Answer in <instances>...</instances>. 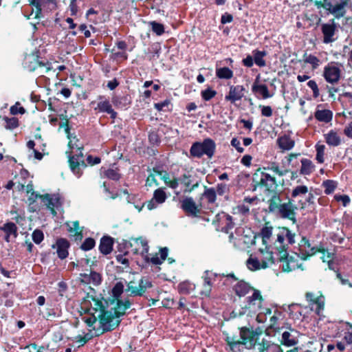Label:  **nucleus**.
Segmentation results:
<instances>
[{"mask_svg":"<svg viewBox=\"0 0 352 352\" xmlns=\"http://www.w3.org/2000/svg\"><path fill=\"white\" fill-rule=\"evenodd\" d=\"M97 307L93 308L94 312L90 315L84 316L82 320L87 326L93 329H96L95 324L98 320L101 333L114 329L120 322V318L130 308L131 302L129 300L118 301L113 307L106 309L102 302L96 303Z\"/></svg>","mask_w":352,"mask_h":352,"instance_id":"nucleus-1","label":"nucleus"},{"mask_svg":"<svg viewBox=\"0 0 352 352\" xmlns=\"http://www.w3.org/2000/svg\"><path fill=\"white\" fill-rule=\"evenodd\" d=\"M314 3L320 10V12L323 10L325 14H332L336 18L339 19L345 14L347 0H315Z\"/></svg>","mask_w":352,"mask_h":352,"instance_id":"nucleus-2","label":"nucleus"},{"mask_svg":"<svg viewBox=\"0 0 352 352\" xmlns=\"http://www.w3.org/2000/svg\"><path fill=\"white\" fill-rule=\"evenodd\" d=\"M285 241L288 244H294L295 243V234L287 228H280L276 234V240L272 246L275 250L279 252L278 254L281 257H285L287 255Z\"/></svg>","mask_w":352,"mask_h":352,"instance_id":"nucleus-3","label":"nucleus"},{"mask_svg":"<svg viewBox=\"0 0 352 352\" xmlns=\"http://www.w3.org/2000/svg\"><path fill=\"white\" fill-rule=\"evenodd\" d=\"M215 148V142L210 138H206L203 142H194L190 147V153L192 157L197 158H200L204 155L208 158H212Z\"/></svg>","mask_w":352,"mask_h":352,"instance_id":"nucleus-4","label":"nucleus"},{"mask_svg":"<svg viewBox=\"0 0 352 352\" xmlns=\"http://www.w3.org/2000/svg\"><path fill=\"white\" fill-rule=\"evenodd\" d=\"M153 287L148 277L143 276L139 280H132L127 283L126 292L131 296H142L146 290Z\"/></svg>","mask_w":352,"mask_h":352,"instance_id":"nucleus-5","label":"nucleus"},{"mask_svg":"<svg viewBox=\"0 0 352 352\" xmlns=\"http://www.w3.org/2000/svg\"><path fill=\"white\" fill-rule=\"evenodd\" d=\"M263 297L261 292L258 289H254L251 295L245 298L246 304L243 307V315L248 316L250 314H256L261 308Z\"/></svg>","mask_w":352,"mask_h":352,"instance_id":"nucleus-6","label":"nucleus"},{"mask_svg":"<svg viewBox=\"0 0 352 352\" xmlns=\"http://www.w3.org/2000/svg\"><path fill=\"white\" fill-rule=\"evenodd\" d=\"M322 76L329 84H337L341 77V69L338 63L331 62L324 66Z\"/></svg>","mask_w":352,"mask_h":352,"instance_id":"nucleus-7","label":"nucleus"},{"mask_svg":"<svg viewBox=\"0 0 352 352\" xmlns=\"http://www.w3.org/2000/svg\"><path fill=\"white\" fill-rule=\"evenodd\" d=\"M29 4L32 7L30 15L34 14V18L42 17V9L47 8L52 10L56 8V0H28Z\"/></svg>","mask_w":352,"mask_h":352,"instance_id":"nucleus-8","label":"nucleus"},{"mask_svg":"<svg viewBox=\"0 0 352 352\" xmlns=\"http://www.w3.org/2000/svg\"><path fill=\"white\" fill-rule=\"evenodd\" d=\"M278 253L279 252L275 250L273 246L266 245L265 249H259L258 257L262 262L265 261L267 268L275 262L283 260V257H281Z\"/></svg>","mask_w":352,"mask_h":352,"instance_id":"nucleus-9","label":"nucleus"},{"mask_svg":"<svg viewBox=\"0 0 352 352\" xmlns=\"http://www.w3.org/2000/svg\"><path fill=\"white\" fill-rule=\"evenodd\" d=\"M81 149V147H78L77 151L78 153L76 155H69L70 168L77 177H80L82 175V168H85L87 166L83 160V154Z\"/></svg>","mask_w":352,"mask_h":352,"instance_id":"nucleus-10","label":"nucleus"},{"mask_svg":"<svg viewBox=\"0 0 352 352\" xmlns=\"http://www.w3.org/2000/svg\"><path fill=\"white\" fill-rule=\"evenodd\" d=\"M298 258H301V254H296V256H289L288 254L283 258L282 261V270L285 272H290L298 268H301L302 264L298 263Z\"/></svg>","mask_w":352,"mask_h":352,"instance_id":"nucleus-11","label":"nucleus"},{"mask_svg":"<svg viewBox=\"0 0 352 352\" xmlns=\"http://www.w3.org/2000/svg\"><path fill=\"white\" fill-rule=\"evenodd\" d=\"M96 111L100 113H106L110 115L111 118L115 119L117 117V113L112 108L110 101L104 96H99Z\"/></svg>","mask_w":352,"mask_h":352,"instance_id":"nucleus-12","label":"nucleus"},{"mask_svg":"<svg viewBox=\"0 0 352 352\" xmlns=\"http://www.w3.org/2000/svg\"><path fill=\"white\" fill-rule=\"evenodd\" d=\"M272 313V311L270 309L268 308H264L263 309V311L259 313H256L254 315V314H249L248 318V322L250 328L253 330L255 325L257 323H263L266 320V316L270 315Z\"/></svg>","mask_w":352,"mask_h":352,"instance_id":"nucleus-13","label":"nucleus"},{"mask_svg":"<svg viewBox=\"0 0 352 352\" xmlns=\"http://www.w3.org/2000/svg\"><path fill=\"white\" fill-rule=\"evenodd\" d=\"M296 207L290 201L287 203L281 204L278 211L280 216L283 219H288L292 221H295V212L294 210Z\"/></svg>","mask_w":352,"mask_h":352,"instance_id":"nucleus-14","label":"nucleus"},{"mask_svg":"<svg viewBox=\"0 0 352 352\" xmlns=\"http://www.w3.org/2000/svg\"><path fill=\"white\" fill-rule=\"evenodd\" d=\"M69 248V241L64 238H60L56 240V244L52 245V248L56 249L58 256L60 259H65L68 256V249Z\"/></svg>","mask_w":352,"mask_h":352,"instance_id":"nucleus-15","label":"nucleus"},{"mask_svg":"<svg viewBox=\"0 0 352 352\" xmlns=\"http://www.w3.org/2000/svg\"><path fill=\"white\" fill-rule=\"evenodd\" d=\"M336 28V26L333 21L322 24L321 31L324 36L323 42L324 43H329L334 41L333 36L335 34Z\"/></svg>","mask_w":352,"mask_h":352,"instance_id":"nucleus-16","label":"nucleus"},{"mask_svg":"<svg viewBox=\"0 0 352 352\" xmlns=\"http://www.w3.org/2000/svg\"><path fill=\"white\" fill-rule=\"evenodd\" d=\"M300 250L301 260H306L307 257L315 254L317 252L316 247H311V244L307 239L302 237L300 243Z\"/></svg>","mask_w":352,"mask_h":352,"instance_id":"nucleus-17","label":"nucleus"},{"mask_svg":"<svg viewBox=\"0 0 352 352\" xmlns=\"http://www.w3.org/2000/svg\"><path fill=\"white\" fill-rule=\"evenodd\" d=\"M214 221L218 222L221 230L226 232H228V229L233 226L232 217L225 212L218 213Z\"/></svg>","mask_w":352,"mask_h":352,"instance_id":"nucleus-18","label":"nucleus"},{"mask_svg":"<svg viewBox=\"0 0 352 352\" xmlns=\"http://www.w3.org/2000/svg\"><path fill=\"white\" fill-rule=\"evenodd\" d=\"M182 209L192 216H197L199 213L195 202L192 197H186L181 201Z\"/></svg>","mask_w":352,"mask_h":352,"instance_id":"nucleus-19","label":"nucleus"},{"mask_svg":"<svg viewBox=\"0 0 352 352\" xmlns=\"http://www.w3.org/2000/svg\"><path fill=\"white\" fill-rule=\"evenodd\" d=\"M28 61H29L30 63L29 65H28V67L30 71H34L38 67L44 68L45 72L46 73L52 69L51 63H43L42 61H38L34 56L27 58L25 64L28 63Z\"/></svg>","mask_w":352,"mask_h":352,"instance_id":"nucleus-20","label":"nucleus"},{"mask_svg":"<svg viewBox=\"0 0 352 352\" xmlns=\"http://www.w3.org/2000/svg\"><path fill=\"white\" fill-rule=\"evenodd\" d=\"M43 204L52 211V213H56L54 209L57 208L60 203V199L58 195H45L41 196Z\"/></svg>","mask_w":352,"mask_h":352,"instance_id":"nucleus-21","label":"nucleus"},{"mask_svg":"<svg viewBox=\"0 0 352 352\" xmlns=\"http://www.w3.org/2000/svg\"><path fill=\"white\" fill-rule=\"evenodd\" d=\"M217 199V192L213 188H205L204 192L201 197V207H205V204H213Z\"/></svg>","mask_w":352,"mask_h":352,"instance_id":"nucleus-22","label":"nucleus"},{"mask_svg":"<svg viewBox=\"0 0 352 352\" xmlns=\"http://www.w3.org/2000/svg\"><path fill=\"white\" fill-rule=\"evenodd\" d=\"M250 327H243V346L246 349H252L255 346L258 336L254 333H250Z\"/></svg>","mask_w":352,"mask_h":352,"instance_id":"nucleus-23","label":"nucleus"},{"mask_svg":"<svg viewBox=\"0 0 352 352\" xmlns=\"http://www.w3.org/2000/svg\"><path fill=\"white\" fill-rule=\"evenodd\" d=\"M0 230L3 231L6 234L4 239L6 242H10V237L16 239L18 236L17 227L15 223L12 222H7L0 227Z\"/></svg>","mask_w":352,"mask_h":352,"instance_id":"nucleus-24","label":"nucleus"},{"mask_svg":"<svg viewBox=\"0 0 352 352\" xmlns=\"http://www.w3.org/2000/svg\"><path fill=\"white\" fill-rule=\"evenodd\" d=\"M135 245L137 247H142V250L140 251V254L143 257L145 261H149V256H148V250L149 247L148 245L147 241L142 237H139L136 239H132L131 245Z\"/></svg>","mask_w":352,"mask_h":352,"instance_id":"nucleus-25","label":"nucleus"},{"mask_svg":"<svg viewBox=\"0 0 352 352\" xmlns=\"http://www.w3.org/2000/svg\"><path fill=\"white\" fill-rule=\"evenodd\" d=\"M113 245V239L109 236H104L100 239L99 250L102 254L107 255L112 252Z\"/></svg>","mask_w":352,"mask_h":352,"instance_id":"nucleus-26","label":"nucleus"},{"mask_svg":"<svg viewBox=\"0 0 352 352\" xmlns=\"http://www.w3.org/2000/svg\"><path fill=\"white\" fill-rule=\"evenodd\" d=\"M246 266L251 271H256L261 269L266 268L265 261L262 262L258 256L250 255V258L246 261Z\"/></svg>","mask_w":352,"mask_h":352,"instance_id":"nucleus-27","label":"nucleus"},{"mask_svg":"<svg viewBox=\"0 0 352 352\" xmlns=\"http://www.w3.org/2000/svg\"><path fill=\"white\" fill-rule=\"evenodd\" d=\"M261 184L269 191H274L277 187L275 177L267 173H262Z\"/></svg>","mask_w":352,"mask_h":352,"instance_id":"nucleus-28","label":"nucleus"},{"mask_svg":"<svg viewBox=\"0 0 352 352\" xmlns=\"http://www.w3.org/2000/svg\"><path fill=\"white\" fill-rule=\"evenodd\" d=\"M258 352H283L278 344L272 343L270 341H263L257 344Z\"/></svg>","mask_w":352,"mask_h":352,"instance_id":"nucleus-29","label":"nucleus"},{"mask_svg":"<svg viewBox=\"0 0 352 352\" xmlns=\"http://www.w3.org/2000/svg\"><path fill=\"white\" fill-rule=\"evenodd\" d=\"M326 143L331 146H338L341 144V138L338 133L333 130L324 134Z\"/></svg>","mask_w":352,"mask_h":352,"instance_id":"nucleus-30","label":"nucleus"},{"mask_svg":"<svg viewBox=\"0 0 352 352\" xmlns=\"http://www.w3.org/2000/svg\"><path fill=\"white\" fill-rule=\"evenodd\" d=\"M277 143L278 146L283 151L291 150L295 144L294 141L288 135H283L278 138Z\"/></svg>","mask_w":352,"mask_h":352,"instance_id":"nucleus-31","label":"nucleus"},{"mask_svg":"<svg viewBox=\"0 0 352 352\" xmlns=\"http://www.w3.org/2000/svg\"><path fill=\"white\" fill-rule=\"evenodd\" d=\"M314 116L317 120L328 123L333 118V113L328 109L317 110L315 112Z\"/></svg>","mask_w":352,"mask_h":352,"instance_id":"nucleus-32","label":"nucleus"},{"mask_svg":"<svg viewBox=\"0 0 352 352\" xmlns=\"http://www.w3.org/2000/svg\"><path fill=\"white\" fill-rule=\"evenodd\" d=\"M242 98V86L231 87L229 92V95L226 97L228 100L232 102H235L237 100H241Z\"/></svg>","mask_w":352,"mask_h":352,"instance_id":"nucleus-33","label":"nucleus"},{"mask_svg":"<svg viewBox=\"0 0 352 352\" xmlns=\"http://www.w3.org/2000/svg\"><path fill=\"white\" fill-rule=\"evenodd\" d=\"M162 179L168 187L172 189H176L179 186V179L177 177H171L167 172H164L162 175Z\"/></svg>","mask_w":352,"mask_h":352,"instance_id":"nucleus-34","label":"nucleus"},{"mask_svg":"<svg viewBox=\"0 0 352 352\" xmlns=\"http://www.w3.org/2000/svg\"><path fill=\"white\" fill-rule=\"evenodd\" d=\"M113 104L118 108L126 107L131 102L128 96H115L112 98Z\"/></svg>","mask_w":352,"mask_h":352,"instance_id":"nucleus-35","label":"nucleus"},{"mask_svg":"<svg viewBox=\"0 0 352 352\" xmlns=\"http://www.w3.org/2000/svg\"><path fill=\"white\" fill-rule=\"evenodd\" d=\"M242 236V228H237L235 230L234 233H231L229 236L230 241L233 243V245L236 248H240L242 243L241 238Z\"/></svg>","mask_w":352,"mask_h":352,"instance_id":"nucleus-36","label":"nucleus"},{"mask_svg":"<svg viewBox=\"0 0 352 352\" xmlns=\"http://www.w3.org/2000/svg\"><path fill=\"white\" fill-rule=\"evenodd\" d=\"M300 162H301L300 174L305 175H309L314 170L315 166L311 160L306 159V158H303L301 160Z\"/></svg>","mask_w":352,"mask_h":352,"instance_id":"nucleus-37","label":"nucleus"},{"mask_svg":"<svg viewBox=\"0 0 352 352\" xmlns=\"http://www.w3.org/2000/svg\"><path fill=\"white\" fill-rule=\"evenodd\" d=\"M252 90L256 94L262 96L264 99L270 98L272 96V95L269 93L267 86L265 84L254 85L252 87Z\"/></svg>","mask_w":352,"mask_h":352,"instance_id":"nucleus-38","label":"nucleus"},{"mask_svg":"<svg viewBox=\"0 0 352 352\" xmlns=\"http://www.w3.org/2000/svg\"><path fill=\"white\" fill-rule=\"evenodd\" d=\"M281 199L280 196L274 194L271 199L268 201V210L270 212H274L276 210H278L280 204Z\"/></svg>","mask_w":352,"mask_h":352,"instance_id":"nucleus-39","label":"nucleus"},{"mask_svg":"<svg viewBox=\"0 0 352 352\" xmlns=\"http://www.w3.org/2000/svg\"><path fill=\"white\" fill-rule=\"evenodd\" d=\"M195 285L189 281L182 282L178 285V291L182 294H189L195 289Z\"/></svg>","mask_w":352,"mask_h":352,"instance_id":"nucleus-40","label":"nucleus"},{"mask_svg":"<svg viewBox=\"0 0 352 352\" xmlns=\"http://www.w3.org/2000/svg\"><path fill=\"white\" fill-rule=\"evenodd\" d=\"M265 55L266 52L265 51H253V58L254 63L260 67L265 66L266 63L265 60L263 59Z\"/></svg>","mask_w":352,"mask_h":352,"instance_id":"nucleus-41","label":"nucleus"},{"mask_svg":"<svg viewBox=\"0 0 352 352\" xmlns=\"http://www.w3.org/2000/svg\"><path fill=\"white\" fill-rule=\"evenodd\" d=\"M124 292V285L121 282H118L116 283V285L113 286V289H112V294H113V296L116 298L117 301H116V303L118 302V301H126V300H129L130 302L131 301L129 300V299H125L124 300H120L119 298L121 296L122 294Z\"/></svg>","mask_w":352,"mask_h":352,"instance_id":"nucleus-42","label":"nucleus"},{"mask_svg":"<svg viewBox=\"0 0 352 352\" xmlns=\"http://www.w3.org/2000/svg\"><path fill=\"white\" fill-rule=\"evenodd\" d=\"M337 182L331 179H327L322 182V186L324 188V192L326 195H330L337 188Z\"/></svg>","mask_w":352,"mask_h":352,"instance_id":"nucleus-43","label":"nucleus"},{"mask_svg":"<svg viewBox=\"0 0 352 352\" xmlns=\"http://www.w3.org/2000/svg\"><path fill=\"white\" fill-rule=\"evenodd\" d=\"M273 232V227L265 224L264 227L261 230L260 234L262 237L263 244H267V241L270 239Z\"/></svg>","mask_w":352,"mask_h":352,"instance_id":"nucleus-44","label":"nucleus"},{"mask_svg":"<svg viewBox=\"0 0 352 352\" xmlns=\"http://www.w3.org/2000/svg\"><path fill=\"white\" fill-rule=\"evenodd\" d=\"M232 71L226 67L216 69V76L221 79H230L232 77Z\"/></svg>","mask_w":352,"mask_h":352,"instance_id":"nucleus-45","label":"nucleus"},{"mask_svg":"<svg viewBox=\"0 0 352 352\" xmlns=\"http://www.w3.org/2000/svg\"><path fill=\"white\" fill-rule=\"evenodd\" d=\"M153 198L157 204H162L165 202L167 196L163 188H157L153 192Z\"/></svg>","mask_w":352,"mask_h":352,"instance_id":"nucleus-46","label":"nucleus"},{"mask_svg":"<svg viewBox=\"0 0 352 352\" xmlns=\"http://www.w3.org/2000/svg\"><path fill=\"white\" fill-rule=\"evenodd\" d=\"M282 344L287 346H292L296 344L297 341L289 332L285 331L282 334Z\"/></svg>","mask_w":352,"mask_h":352,"instance_id":"nucleus-47","label":"nucleus"},{"mask_svg":"<svg viewBox=\"0 0 352 352\" xmlns=\"http://www.w3.org/2000/svg\"><path fill=\"white\" fill-rule=\"evenodd\" d=\"M226 341L232 352H241L242 342L234 338L228 337Z\"/></svg>","mask_w":352,"mask_h":352,"instance_id":"nucleus-48","label":"nucleus"},{"mask_svg":"<svg viewBox=\"0 0 352 352\" xmlns=\"http://www.w3.org/2000/svg\"><path fill=\"white\" fill-rule=\"evenodd\" d=\"M304 61L306 63L310 64L314 69H316L320 63L319 58L312 54H305Z\"/></svg>","mask_w":352,"mask_h":352,"instance_id":"nucleus-49","label":"nucleus"},{"mask_svg":"<svg viewBox=\"0 0 352 352\" xmlns=\"http://www.w3.org/2000/svg\"><path fill=\"white\" fill-rule=\"evenodd\" d=\"M264 168L267 170H271L276 175L280 176V177L285 175L287 173V170L280 169L279 168V166H278V164L276 163H272Z\"/></svg>","mask_w":352,"mask_h":352,"instance_id":"nucleus-50","label":"nucleus"},{"mask_svg":"<svg viewBox=\"0 0 352 352\" xmlns=\"http://www.w3.org/2000/svg\"><path fill=\"white\" fill-rule=\"evenodd\" d=\"M149 24L151 27L152 31L157 36H161L164 33V26L163 24L154 21H151Z\"/></svg>","mask_w":352,"mask_h":352,"instance_id":"nucleus-51","label":"nucleus"},{"mask_svg":"<svg viewBox=\"0 0 352 352\" xmlns=\"http://www.w3.org/2000/svg\"><path fill=\"white\" fill-rule=\"evenodd\" d=\"M3 120L6 122L5 127L7 129H14L19 126V120L16 118L4 117Z\"/></svg>","mask_w":352,"mask_h":352,"instance_id":"nucleus-52","label":"nucleus"},{"mask_svg":"<svg viewBox=\"0 0 352 352\" xmlns=\"http://www.w3.org/2000/svg\"><path fill=\"white\" fill-rule=\"evenodd\" d=\"M104 176L110 179L118 181L120 178V174L117 168H109L105 170Z\"/></svg>","mask_w":352,"mask_h":352,"instance_id":"nucleus-53","label":"nucleus"},{"mask_svg":"<svg viewBox=\"0 0 352 352\" xmlns=\"http://www.w3.org/2000/svg\"><path fill=\"white\" fill-rule=\"evenodd\" d=\"M316 159L318 163L322 164L324 162V155L325 146H324V145H322V144H316Z\"/></svg>","mask_w":352,"mask_h":352,"instance_id":"nucleus-54","label":"nucleus"},{"mask_svg":"<svg viewBox=\"0 0 352 352\" xmlns=\"http://www.w3.org/2000/svg\"><path fill=\"white\" fill-rule=\"evenodd\" d=\"M308 192V188L305 185L297 186L295 187L292 192V197H296L298 196L305 195Z\"/></svg>","mask_w":352,"mask_h":352,"instance_id":"nucleus-55","label":"nucleus"},{"mask_svg":"<svg viewBox=\"0 0 352 352\" xmlns=\"http://www.w3.org/2000/svg\"><path fill=\"white\" fill-rule=\"evenodd\" d=\"M96 245L95 240L93 238H87L81 244V249L85 251H88L91 250Z\"/></svg>","mask_w":352,"mask_h":352,"instance_id":"nucleus-56","label":"nucleus"},{"mask_svg":"<svg viewBox=\"0 0 352 352\" xmlns=\"http://www.w3.org/2000/svg\"><path fill=\"white\" fill-rule=\"evenodd\" d=\"M317 252H319L322 253L321 259L323 262H327V261H330L331 259H334L335 254L333 252H329L327 250H325L324 249H317Z\"/></svg>","mask_w":352,"mask_h":352,"instance_id":"nucleus-57","label":"nucleus"},{"mask_svg":"<svg viewBox=\"0 0 352 352\" xmlns=\"http://www.w3.org/2000/svg\"><path fill=\"white\" fill-rule=\"evenodd\" d=\"M32 236L33 241L36 244L41 243V241L44 239V235H43V232L38 229L35 230L33 232Z\"/></svg>","mask_w":352,"mask_h":352,"instance_id":"nucleus-58","label":"nucleus"},{"mask_svg":"<svg viewBox=\"0 0 352 352\" xmlns=\"http://www.w3.org/2000/svg\"><path fill=\"white\" fill-rule=\"evenodd\" d=\"M307 85L312 90L314 98H317L320 95V91L316 82L314 80H311L308 81Z\"/></svg>","mask_w":352,"mask_h":352,"instance_id":"nucleus-59","label":"nucleus"},{"mask_svg":"<svg viewBox=\"0 0 352 352\" xmlns=\"http://www.w3.org/2000/svg\"><path fill=\"white\" fill-rule=\"evenodd\" d=\"M215 95H216V91L211 89H209V88L201 91L202 98L206 101L210 100Z\"/></svg>","mask_w":352,"mask_h":352,"instance_id":"nucleus-60","label":"nucleus"},{"mask_svg":"<svg viewBox=\"0 0 352 352\" xmlns=\"http://www.w3.org/2000/svg\"><path fill=\"white\" fill-rule=\"evenodd\" d=\"M10 111L12 115L23 114L25 112V109L20 106L19 102H16L14 105L12 106Z\"/></svg>","mask_w":352,"mask_h":352,"instance_id":"nucleus-61","label":"nucleus"},{"mask_svg":"<svg viewBox=\"0 0 352 352\" xmlns=\"http://www.w3.org/2000/svg\"><path fill=\"white\" fill-rule=\"evenodd\" d=\"M314 303L316 305V314L320 315V311L323 310L324 306V298L322 296L316 298Z\"/></svg>","mask_w":352,"mask_h":352,"instance_id":"nucleus-62","label":"nucleus"},{"mask_svg":"<svg viewBox=\"0 0 352 352\" xmlns=\"http://www.w3.org/2000/svg\"><path fill=\"white\" fill-rule=\"evenodd\" d=\"M148 141L153 145H157L160 142V139L156 132L152 131L148 134Z\"/></svg>","mask_w":352,"mask_h":352,"instance_id":"nucleus-63","label":"nucleus"},{"mask_svg":"<svg viewBox=\"0 0 352 352\" xmlns=\"http://www.w3.org/2000/svg\"><path fill=\"white\" fill-rule=\"evenodd\" d=\"M89 280L94 285H98L101 283V276L99 273L91 272L89 275Z\"/></svg>","mask_w":352,"mask_h":352,"instance_id":"nucleus-64","label":"nucleus"}]
</instances>
